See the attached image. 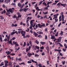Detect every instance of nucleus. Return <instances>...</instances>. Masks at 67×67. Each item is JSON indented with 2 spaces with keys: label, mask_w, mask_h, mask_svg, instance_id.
I'll return each instance as SVG.
<instances>
[{
  "label": "nucleus",
  "mask_w": 67,
  "mask_h": 67,
  "mask_svg": "<svg viewBox=\"0 0 67 67\" xmlns=\"http://www.w3.org/2000/svg\"><path fill=\"white\" fill-rule=\"evenodd\" d=\"M40 43L42 44V45H43V44H45L46 43L45 42H41Z\"/></svg>",
  "instance_id": "obj_10"
},
{
  "label": "nucleus",
  "mask_w": 67,
  "mask_h": 67,
  "mask_svg": "<svg viewBox=\"0 0 67 67\" xmlns=\"http://www.w3.org/2000/svg\"><path fill=\"white\" fill-rule=\"evenodd\" d=\"M49 61H48L47 62V65H49Z\"/></svg>",
  "instance_id": "obj_46"
},
{
  "label": "nucleus",
  "mask_w": 67,
  "mask_h": 67,
  "mask_svg": "<svg viewBox=\"0 0 67 67\" xmlns=\"http://www.w3.org/2000/svg\"><path fill=\"white\" fill-rule=\"evenodd\" d=\"M7 41H8V39L7 38H5V39H4V40L3 41H4V42H6Z\"/></svg>",
  "instance_id": "obj_33"
},
{
  "label": "nucleus",
  "mask_w": 67,
  "mask_h": 67,
  "mask_svg": "<svg viewBox=\"0 0 67 67\" xmlns=\"http://www.w3.org/2000/svg\"><path fill=\"white\" fill-rule=\"evenodd\" d=\"M43 34V32L41 31H39V34Z\"/></svg>",
  "instance_id": "obj_35"
},
{
  "label": "nucleus",
  "mask_w": 67,
  "mask_h": 67,
  "mask_svg": "<svg viewBox=\"0 0 67 67\" xmlns=\"http://www.w3.org/2000/svg\"><path fill=\"white\" fill-rule=\"evenodd\" d=\"M37 37H40V38H41V37H42V36L41 35H38Z\"/></svg>",
  "instance_id": "obj_34"
},
{
  "label": "nucleus",
  "mask_w": 67,
  "mask_h": 67,
  "mask_svg": "<svg viewBox=\"0 0 67 67\" xmlns=\"http://www.w3.org/2000/svg\"><path fill=\"white\" fill-rule=\"evenodd\" d=\"M33 23H34L33 22H32L31 21H30V26H32V25H33V24H32Z\"/></svg>",
  "instance_id": "obj_12"
},
{
  "label": "nucleus",
  "mask_w": 67,
  "mask_h": 67,
  "mask_svg": "<svg viewBox=\"0 0 67 67\" xmlns=\"http://www.w3.org/2000/svg\"><path fill=\"white\" fill-rule=\"evenodd\" d=\"M12 4L13 5H14L15 7V3H13Z\"/></svg>",
  "instance_id": "obj_39"
},
{
  "label": "nucleus",
  "mask_w": 67,
  "mask_h": 67,
  "mask_svg": "<svg viewBox=\"0 0 67 67\" xmlns=\"http://www.w3.org/2000/svg\"><path fill=\"white\" fill-rule=\"evenodd\" d=\"M37 35H38V34L36 33L35 34V37H37Z\"/></svg>",
  "instance_id": "obj_54"
},
{
  "label": "nucleus",
  "mask_w": 67,
  "mask_h": 67,
  "mask_svg": "<svg viewBox=\"0 0 67 67\" xmlns=\"http://www.w3.org/2000/svg\"><path fill=\"white\" fill-rule=\"evenodd\" d=\"M18 60L19 61H20V62H21V61L22 60V59H21V58H18Z\"/></svg>",
  "instance_id": "obj_22"
},
{
  "label": "nucleus",
  "mask_w": 67,
  "mask_h": 67,
  "mask_svg": "<svg viewBox=\"0 0 67 67\" xmlns=\"http://www.w3.org/2000/svg\"><path fill=\"white\" fill-rule=\"evenodd\" d=\"M26 45V42H24L23 47H24V46H25Z\"/></svg>",
  "instance_id": "obj_13"
},
{
  "label": "nucleus",
  "mask_w": 67,
  "mask_h": 67,
  "mask_svg": "<svg viewBox=\"0 0 67 67\" xmlns=\"http://www.w3.org/2000/svg\"><path fill=\"white\" fill-rule=\"evenodd\" d=\"M38 66L39 67H42V65H41V64H38Z\"/></svg>",
  "instance_id": "obj_45"
},
{
  "label": "nucleus",
  "mask_w": 67,
  "mask_h": 67,
  "mask_svg": "<svg viewBox=\"0 0 67 67\" xmlns=\"http://www.w3.org/2000/svg\"><path fill=\"white\" fill-rule=\"evenodd\" d=\"M16 16L14 15V16H13V18H16Z\"/></svg>",
  "instance_id": "obj_37"
},
{
  "label": "nucleus",
  "mask_w": 67,
  "mask_h": 67,
  "mask_svg": "<svg viewBox=\"0 0 67 67\" xmlns=\"http://www.w3.org/2000/svg\"><path fill=\"white\" fill-rule=\"evenodd\" d=\"M46 48L48 51H49V47H47Z\"/></svg>",
  "instance_id": "obj_14"
},
{
  "label": "nucleus",
  "mask_w": 67,
  "mask_h": 67,
  "mask_svg": "<svg viewBox=\"0 0 67 67\" xmlns=\"http://www.w3.org/2000/svg\"><path fill=\"white\" fill-rule=\"evenodd\" d=\"M42 2H43V1H41L40 3V4H39V5H41V3H42Z\"/></svg>",
  "instance_id": "obj_44"
},
{
  "label": "nucleus",
  "mask_w": 67,
  "mask_h": 67,
  "mask_svg": "<svg viewBox=\"0 0 67 67\" xmlns=\"http://www.w3.org/2000/svg\"><path fill=\"white\" fill-rule=\"evenodd\" d=\"M59 15V14H55L54 15V16H57Z\"/></svg>",
  "instance_id": "obj_21"
},
{
  "label": "nucleus",
  "mask_w": 67,
  "mask_h": 67,
  "mask_svg": "<svg viewBox=\"0 0 67 67\" xmlns=\"http://www.w3.org/2000/svg\"><path fill=\"white\" fill-rule=\"evenodd\" d=\"M35 47L36 48H37V49H39V48H40V47H38L37 46H36Z\"/></svg>",
  "instance_id": "obj_23"
},
{
  "label": "nucleus",
  "mask_w": 67,
  "mask_h": 67,
  "mask_svg": "<svg viewBox=\"0 0 67 67\" xmlns=\"http://www.w3.org/2000/svg\"><path fill=\"white\" fill-rule=\"evenodd\" d=\"M10 14V12H8L7 13H6V15H8V14Z\"/></svg>",
  "instance_id": "obj_30"
},
{
  "label": "nucleus",
  "mask_w": 67,
  "mask_h": 67,
  "mask_svg": "<svg viewBox=\"0 0 67 67\" xmlns=\"http://www.w3.org/2000/svg\"><path fill=\"white\" fill-rule=\"evenodd\" d=\"M9 64L10 67H12V62H10L9 63Z\"/></svg>",
  "instance_id": "obj_8"
},
{
  "label": "nucleus",
  "mask_w": 67,
  "mask_h": 67,
  "mask_svg": "<svg viewBox=\"0 0 67 67\" xmlns=\"http://www.w3.org/2000/svg\"><path fill=\"white\" fill-rule=\"evenodd\" d=\"M29 44L30 45H31L32 44V42L31 41H30L29 42Z\"/></svg>",
  "instance_id": "obj_58"
},
{
  "label": "nucleus",
  "mask_w": 67,
  "mask_h": 67,
  "mask_svg": "<svg viewBox=\"0 0 67 67\" xmlns=\"http://www.w3.org/2000/svg\"><path fill=\"white\" fill-rule=\"evenodd\" d=\"M43 13L44 14H47V13H48V12H44H44H43Z\"/></svg>",
  "instance_id": "obj_25"
},
{
  "label": "nucleus",
  "mask_w": 67,
  "mask_h": 67,
  "mask_svg": "<svg viewBox=\"0 0 67 67\" xmlns=\"http://www.w3.org/2000/svg\"><path fill=\"white\" fill-rule=\"evenodd\" d=\"M30 32H31V33H33V31L32 30H30Z\"/></svg>",
  "instance_id": "obj_64"
},
{
  "label": "nucleus",
  "mask_w": 67,
  "mask_h": 67,
  "mask_svg": "<svg viewBox=\"0 0 67 67\" xmlns=\"http://www.w3.org/2000/svg\"><path fill=\"white\" fill-rule=\"evenodd\" d=\"M28 55H30V56H32V53H28Z\"/></svg>",
  "instance_id": "obj_20"
},
{
  "label": "nucleus",
  "mask_w": 67,
  "mask_h": 67,
  "mask_svg": "<svg viewBox=\"0 0 67 67\" xmlns=\"http://www.w3.org/2000/svg\"><path fill=\"white\" fill-rule=\"evenodd\" d=\"M62 64H63V65H64V64H65V61H64V62H62Z\"/></svg>",
  "instance_id": "obj_52"
},
{
  "label": "nucleus",
  "mask_w": 67,
  "mask_h": 67,
  "mask_svg": "<svg viewBox=\"0 0 67 67\" xmlns=\"http://www.w3.org/2000/svg\"><path fill=\"white\" fill-rule=\"evenodd\" d=\"M66 4L65 3L64 4H61V5H62V6H63L64 7H65V6H66Z\"/></svg>",
  "instance_id": "obj_7"
},
{
  "label": "nucleus",
  "mask_w": 67,
  "mask_h": 67,
  "mask_svg": "<svg viewBox=\"0 0 67 67\" xmlns=\"http://www.w3.org/2000/svg\"><path fill=\"white\" fill-rule=\"evenodd\" d=\"M61 23H60L58 25V26H59H59H60Z\"/></svg>",
  "instance_id": "obj_48"
},
{
  "label": "nucleus",
  "mask_w": 67,
  "mask_h": 67,
  "mask_svg": "<svg viewBox=\"0 0 67 67\" xmlns=\"http://www.w3.org/2000/svg\"><path fill=\"white\" fill-rule=\"evenodd\" d=\"M16 33V34H18V32L17 31H15V34Z\"/></svg>",
  "instance_id": "obj_56"
},
{
  "label": "nucleus",
  "mask_w": 67,
  "mask_h": 67,
  "mask_svg": "<svg viewBox=\"0 0 67 67\" xmlns=\"http://www.w3.org/2000/svg\"><path fill=\"white\" fill-rule=\"evenodd\" d=\"M0 40L1 42H2V37H1L0 38Z\"/></svg>",
  "instance_id": "obj_51"
},
{
  "label": "nucleus",
  "mask_w": 67,
  "mask_h": 67,
  "mask_svg": "<svg viewBox=\"0 0 67 67\" xmlns=\"http://www.w3.org/2000/svg\"><path fill=\"white\" fill-rule=\"evenodd\" d=\"M43 4L44 5H46V3H45V2H44L43 3Z\"/></svg>",
  "instance_id": "obj_43"
},
{
  "label": "nucleus",
  "mask_w": 67,
  "mask_h": 67,
  "mask_svg": "<svg viewBox=\"0 0 67 67\" xmlns=\"http://www.w3.org/2000/svg\"><path fill=\"white\" fill-rule=\"evenodd\" d=\"M23 10H24V9L21 8L19 10V11H20V12H22L23 11Z\"/></svg>",
  "instance_id": "obj_18"
},
{
  "label": "nucleus",
  "mask_w": 67,
  "mask_h": 67,
  "mask_svg": "<svg viewBox=\"0 0 67 67\" xmlns=\"http://www.w3.org/2000/svg\"><path fill=\"white\" fill-rule=\"evenodd\" d=\"M18 31H22V29H18Z\"/></svg>",
  "instance_id": "obj_60"
},
{
  "label": "nucleus",
  "mask_w": 67,
  "mask_h": 67,
  "mask_svg": "<svg viewBox=\"0 0 67 67\" xmlns=\"http://www.w3.org/2000/svg\"><path fill=\"white\" fill-rule=\"evenodd\" d=\"M14 44L15 45H16L17 46H19V44H18V43H17L16 42H15V43H14Z\"/></svg>",
  "instance_id": "obj_11"
},
{
  "label": "nucleus",
  "mask_w": 67,
  "mask_h": 67,
  "mask_svg": "<svg viewBox=\"0 0 67 67\" xmlns=\"http://www.w3.org/2000/svg\"><path fill=\"white\" fill-rule=\"evenodd\" d=\"M45 40H47V36L46 35L45 36Z\"/></svg>",
  "instance_id": "obj_42"
},
{
  "label": "nucleus",
  "mask_w": 67,
  "mask_h": 67,
  "mask_svg": "<svg viewBox=\"0 0 67 67\" xmlns=\"http://www.w3.org/2000/svg\"><path fill=\"white\" fill-rule=\"evenodd\" d=\"M35 57H36L37 56L38 57L39 56V55H38L37 54H36L35 55Z\"/></svg>",
  "instance_id": "obj_31"
},
{
  "label": "nucleus",
  "mask_w": 67,
  "mask_h": 67,
  "mask_svg": "<svg viewBox=\"0 0 67 67\" xmlns=\"http://www.w3.org/2000/svg\"><path fill=\"white\" fill-rule=\"evenodd\" d=\"M1 20H2V19H4V18H3V16H1Z\"/></svg>",
  "instance_id": "obj_40"
},
{
  "label": "nucleus",
  "mask_w": 67,
  "mask_h": 67,
  "mask_svg": "<svg viewBox=\"0 0 67 67\" xmlns=\"http://www.w3.org/2000/svg\"><path fill=\"white\" fill-rule=\"evenodd\" d=\"M3 7L4 8H5V5L4 4H3L2 5Z\"/></svg>",
  "instance_id": "obj_55"
},
{
  "label": "nucleus",
  "mask_w": 67,
  "mask_h": 67,
  "mask_svg": "<svg viewBox=\"0 0 67 67\" xmlns=\"http://www.w3.org/2000/svg\"><path fill=\"white\" fill-rule=\"evenodd\" d=\"M24 11H25V12H26V11H27V10H26V8H25L24 10Z\"/></svg>",
  "instance_id": "obj_50"
},
{
  "label": "nucleus",
  "mask_w": 67,
  "mask_h": 67,
  "mask_svg": "<svg viewBox=\"0 0 67 67\" xmlns=\"http://www.w3.org/2000/svg\"><path fill=\"white\" fill-rule=\"evenodd\" d=\"M15 34V32H13L11 33V35H14Z\"/></svg>",
  "instance_id": "obj_17"
},
{
  "label": "nucleus",
  "mask_w": 67,
  "mask_h": 67,
  "mask_svg": "<svg viewBox=\"0 0 67 67\" xmlns=\"http://www.w3.org/2000/svg\"><path fill=\"white\" fill-rule=\"evenodd\" d=\"M52 3V2H48V3H47V5L49 4H50V3Z\"/></svg>",
  "instance_id": "obj_24"
},
{
  "label": "nucleus",
  "mask_w": 67,
  "mask_h": 67,
  "mask_svg": "<svg viewBox=\"0 0 67 67\" xmlns=\"http://www.w3.org/2000/svg\"><path fill=\"white\" fill-rule=\"evenodd\" d=\"M9 12H10L12 14L13 13V11H14L12 9H9Z\"/></svg>",
  "instance_id": "obj_3"
},
{
  "label": "nucleus",
  "mask_w": 67,
  "mask_h": 67,
  "mask_svg": "<svg viewBox=\"0 0 67 67\" xmlns=\"http://www.w3.org/2000/svg\"><path fill=\"white\" fill-rule=\"evenodd\" d=\"M62 38V37H59V39H58L57 40H58V42H61V40H62V39L61 38Z\"/></svg>",
  "instance_id": "obj_4"
},
{
  "label": "nucleus",
  "mask_w": 67,
  "mask_h": 67,
  "mask_svg": "<svg viewBox=\"0 0 67 67\" xmlns=\"http://www.w3.org/2000/svg\"><path fill=\"white\" fill-rule=\"evenodd\" d=\"M61 4H62V3L60 2H59L57 4V5H58V7H60V5L61 4Z\"/></svg>",
  "instance_id": "obj_6"
},
{
  "label": "nucleus",
  "mask_w": 67,
  "mask_h": 67,
  "mask_svg": "<svg viewBox=\"0 0 67 67\" xmlns=\"http://www.w3.org/2000/svg\"><path fill=\"white\" fill-rule=\"evenodd\" d=\"M5 64H8V61L6 60L4 61Z\"/></svg>",
  "instance_id": "obj_19"
},
{
  "label": "nucleus",
  "mask_w": 67,
  "mask_h": 67,
  "mask_svg": "<svg viewBox=\"0 0 67 67\" xmlns=\"http://www.w3.org/2000/svg\"><path fill=\"white\" fill-rule=\"evenodd\" d=\"M54 17L53 18V19H56V18H57L58 17L57 16H54Z\"/></svg>",
  "instance_id": "obj_36"
},
{
  "label": "nucleus",
  "mask_w": 67,
  "mask_h": 67,
  "mask_svg": "<svg viewBox=\"0 0 67 67\" xmlns=\"http://www.w3.org/2000/svg\"><path fill=\"white\" fill-rule=\"evenodd\" d=\"M10 37H8L7 38V41H9V40H10Z\"/></svg>",
  "instance_id": "obj_16"
},
{
  "label": "nucleus",
  "mask_w": 67,
  "mask_h": 67,
  "mask_svg": "<svg viewBox=\"0 0 67 67\" xmlns=\"http://www.w3.org/2000/svg\"><path fill=\"white\" fill-rule=\"evenodd\" d=\"M40 48L41 49H43L44 48V47L43 46H42V47H40Z\"/></svg>",
  "instance_id": "obj_38"
},
{
  "label": "nucleus",
  "mask_w": 67,
  "mask_h": 67,
  "mask_svg": "<svg viewBox=\"0 0 67 67\" xmlns=\"http://www.w3.org/2000/svg\"><path fill=\"white\" fill-rule=\"evenodd\" d=\"M42 55H45V53L44 52H43L42 53Z\"/></svg>",
  "instance_id": "obj_49"
},
{
  "label": "nucleus",
  "mask_w": 67,
  "mask_h": 67,
  "mask_svg": "<svg viewBox=\"0 0 67 67\" xmlns=\"http://www.w3.org/2000/svg\"><path fill=\"white\" fill-rule=\"evenodd\" d=\"M15 37H14L12 38V40H15Z\"/></svg>",
  "instance_id": "obj_62"
},
{
  "label": "nucleus",
  "mask_w": 67,
  "mask_h": 67,
  "mask_svg": "<svg viewBox=\"0 0 67 67\" xmlns=\"http://www.w3.org/2000/svg\"><path fill=\"white\" fill-rule=\"evenodd\" d=\"M18 16H19L20 18H21V15H20V14L18 13Z\"/></svg>",
  "instance_id": "obj_53"
},
{
  "label": "nucleus",
  "mask_w": 67,
  "mask_h": 67,
  "mask_svg": "<svg viewBox=\"0 0 67 67\" xmlns=\"http://www.w3.org/2000/svg\"><path fill=\"white\" fill-rule=\"evenodd\" d=\"M38 27H40V28H41L42 27H44L45 25V24H43V25H40V24H38Z\"/></svg>",
  "instance_id": "obj_2"
},
{
  "label": "nucleus",
  "mask_w": 67,
  "mask_h": 67,
  "mask_svg": "<svg viewBox=\"0 0 67 67\" xmlns=\"http://www.w3.org/2000/svg\"><path fill=\"white\" fill-rule=\"evenodd\" d=\"M35 43H36L37 44H39V42L37 40L36 41Z\"/></svg>",
  "instance_id": "obj_15"
},
{
  "label": "nucleus",
  "mask_w": 67,
  "mask_h": 67,
  "mask_svg": "<svg viewBox=\"0 0 67 67\" xmlns=\"http://www.w3.org/2000/svg\"><path fill=\"white\" fill-rule=\"evenodd\" d=\"M27 63H28L29 64L32 63V62L30 61H28L27 62Z\"/></svg>",
  "instance_id": "obj_41"
},
{
  "label": "nucleus",
  "mask_w": 67,
  "mask_h": 67,
  "mask_svg": "<svg viewBox=\"0 0 67 67\" xmlns=\"http://www.w3.org/2000/svg\"><path fill=\"white\" fill-rule=\"evenodd\" d=\"M3 34H7V32H6L5 31H4L3 32Z\"/></svg>",
  "instance_id": "obj_47"
},
{
  "label": "nucleus",
  "mask_w": 67,
  "mask_h": 67,
  "mask_svg": "<svg viewBox=\"0 0 67 67\" xmlns=\"http://www.w3.org/2000/svg\"><path fill=\"white\" fill-rule=\"evenodd\" d=\"M55 39V36H54L51 35V39H52L53 40H54V39Z\"/></svg>",
  "instance_id": "obj_5"
},
{
  "label": "nucleus",
  "mask_w": 67,
  "mask_h": 67,
  "mask_svg": "<svg viewBox=\"0 0 67 67\" xmlns=\"http://www.w3.org/2000/svg\"><path fill=\"white\" fill-rule=\"evenodd\" d=\"M19 64L20 65H25V63L24 62H23L21 63H19Z\"/></svg>",
  "instance_id": "obj_9"
},
{
  "label": "nucleus",
  "mask_w": 67,
  "mask_h": 67,
  "mask_svg": "<svg viewBox=\"0 0 67 67\" xmlns=\"http://www.w3.org/2000/svg\"><path fill=\"white\" fill-rule=\"evenodd\" d=\"M64 33V32H63L62 31H61V33L60 34H63Z\"/></svg>",
  "instance_id": "obj_57"
},
{
  "label": "nucleus",
  "mask_w": 67,
  "mask_h": 67,
  "mask_svg": "<svg viewBox=\"0 0 67 67\" xmlns=\"http://www.w3.org/2000/svg\"><path fill=\"white\" fill-rule=\"evenodd\" d=\"M31 46H29V49H28L29 51V50H30V49L31 48Z\"/></svg>",
  "instance_id": "obj_61"
},
{
  "label": "nucleus",
  "mask_w": 67,
  "mask_h": 67,
  "mask_svg": "<svg viewBox=\"0 0 67 67\" xmlns=\"http://www.w3.org/2000/svg\"><path fill=\"white\" fill-rule=\"evenodd\" d=\"M4 65V64H0V66H3Z\"/></svg>",
  "instance_id": "obj_63"
},
{
  "label": "nucleus",
  "mask_w": 67,
  "mask_h": 67,
  "mask_svg": "<svg viewBox=\"0 0 67 67\" xmlns=\"http://www.w3.org/2000/svg\"><path fill=\"white\" fill-rule=\"evenodd\" d=\"M63 51H64V52H66V49L65 48V49H64V48H63Z\"/></svg>",
  "instance_id": "obj_32"
},
{
  "label": "nucleus",
  "mask_w": 67,
  "mask_h": 67,
  "mask_svg": "<svg viewBox=\"0 0 67 67\" xmlns=\"http://www.w3.org/2000/svg\"><path fill=\"white\" fill-rule=\"evenodd\" d=\"M29 29H30V30H33V28H32V26H30V27Z\"/></svg>",
  "instance_id": "obj_26"
},
{
  "label": "nucleus",
  "mask_w": 67,
  "mask_h": 67,
  "mask_svg": "<svg viewBox=\"0 0 67 67\" xmlns=\"http://www.w3.org/2000/svg\"><path fill=\"white\" fill-rule=\"evenodd\" d=\"M62 19H63V18H64V15H62Z\"/></svg>",
  "instance_id": "obj_59"
},
{
  "label": "nucleus",
  "mask_w": 67,
  "mask_h": 67,
  "mask_svg": "<svg viewBox=\"0 0 67 67\" xmlns=\"http://www.w3.org/2000/svg\"><path fill=\"white\" fill-rule=\"evenodd\" d=\"M24 4H23L22 6V5H21V3H18V6L19 7H20V8H22L23 7H24Z\"/></svg>",
  "instance_id": "obj_1"
},
{
  "label": "nucleus",
  "mask_w": 67,
  "mask_h": 67,
  "mask_svg": "<svg viewBox=\"0 0 67 67\" xmlns=\"http://www.w3.org/2000/svg\"><path fill=\"white\" fill-rule=\"evenodd\" d=\"M5 67H7V66H8V64L7 63H5Z\"/></svg>",
  "instance_id": "obj_29"
},
{
  "label": "nucleus",
  "mask_w": 67,
  "mask_h": 67,
  "mask_svg": "<svg viewBox=\"0 0 67 67\" xmlns=\"http://www.w3.org/2000/svg\"><path fill=\"white\" fill-rule=\"evenodd\" d=\"M30 36L29 35H26V38H27V37H30Z\"/></svg>",
  "instance_id": "obj_28"
},
{
  "label": "nucleus",
  "mask_w": 67,
  "mask_h": 67,
  "mask_svg": "<svg viewBox=\"0 0 67 67\" xmlns=\"http://www.w3.org/2000/svg\"><path fill=\"white\" fill-rule=\"evenodd\" d=\"M55 22H57L58 21V19H57V18L55 19Z\"/></svg>",
  "instance_id": "obj_27"
}]
</instances>
